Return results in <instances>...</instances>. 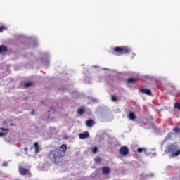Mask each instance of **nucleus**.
Returning a JSON list of instances; mask_svg holds the SVG:
<instances>
[{
    "instance_id": "nucleus-19",
    "label": "nucleus",
    "mask_w": 180,
    "mask_h": 180,
    "mask_svg": "<svg viewBox=\"0 0 180 180\" xmlns=\"http://www.w3.org/2000/svg\"><path fill=\"white\" fill-rule=\"evenodd\" d=\"M138 153H143V151H146V148H139L137 149Z\"/></svg>"
},
{
    "instance_id": "nucleus-15",
    "label": "nucleus",
    "mask_w": 180,
    "mask_h": 180,
    "mask_svg": "<svg viewBox=\"0 0 180 180\" xmlns=\"http://www.w3.org/2000/svg\"><path fill=\"white\" fill-rule=\"evenodd\" d=\"M134 81H136L135 78H129L127 79L128 84H133V82H134Z\"/></svg>"
},
{
    "instance_id": "nucleus-22",
    "label": "nucleus",
    "mask_w": 180,
    "mask_h": 180,
    "mask_svg": "<svg viewBox=\"0 0 180 180\" xmlns=\"http://www.w3.org/2000/svg\"><path fill=\"white\" fill-rule=\"evenodd\" d=\"M174 131L175 133H180V128L175 127V128L174 129Z\"/></svg>"
},
{
    "instance_id": "nucleus-11",
    "label": "nucleus",
    "mask_w": 180,
    "mask_h": 180,
    "mask_svg": "<svg viewBox=\"0 0 180 180\" xmlns=\"http://www.w3.org/2000/svg\"><path fill=\"white\" fill-rule=\"evenodd\" d=\"M34 147L35 148V153L37 154V153H39V151H40V148L39 147V143L37 142L34 143Z\"/></svg>"
},
{
    "instance_id": "nucleus-18",
    "label": "nucleus",
    "mask_w": 180,
    "mask_h": 180,
    "mask_svg": "<svg viewBox=\"0 0 180 180\" xmlns=\"http://www.w3.org/2000/svg\"><path fill=\"white\" fill-rule=\"evenodd\" d=\"M94 161L95 162H101V161H102V159H101V158L99 157H96L94 158Z\"/></svg>"
},
{
    "instance_id": "nucleus-20",
    "label": "nucleus",
    "mask_w": 180,
    "mask_h": 180,
    "mask_svg": "<svg viewBox=\"0 0 180 180\" xmlns=\"http://www.w3.org/2000/svg\"><path fill=\"white\" fill-rule=\"evenodd\" d=\"M50 130L51 131L52 134H55L56 127H50Z\"/></svg>"
},
{
    "instance_id": "nucleus-29",
    "label": "nucleus",
    "mask_w": 180,
    "mask_h": 180,
    "mask_svg": "<svg viewBox=\"0 0 180 180\" xmlns=\"http://www.w3.org/2000/svg\"><path fill=\"white\" fill-rule=\"evenodd\" d=\"M94 175H98V171H96V172H94Z\"/></svg>"
},
{
    "instance_id": "nucleus-28",
    "label": "nucleus",
    "mask_w": 180,
    "mask_h": 180,
    "mask_svg": "<svg viewBox=\"0 0 180 180\" xmlns=\"http://www.w3.org/2000/svg\"><path fill=\"white\" fill-rule=\"evenodd\" d=\"M147 176H154V174H151V175L148 174Z\"/></svg>"
},
{
    "instance_id": "nucleus-23",
    "label": "nucleus",
    "mask_w": 180,
    "mask_h": 180,
    "mask_svg": "<svg viewBox=\"0 0 180 180\" xmlns=\"http://www.w3.org/2000/svg\"><path fill=\"white\" fill-rule=\"evenodd\" d=\"M92 153H98V147L93 148Z\"/></svg>"
},
{
    "instance_id": "nucleus-17",
    "label": "nucleus",
    "mask_w": 180,
    "mask_h": 180,
    "mask_svg": "<svg viewBox=\"0 0 180 180\" xmlns=\"http://www.w3.org/2000/svg\"><path fill=\"white\" fill-rule=\"evenodd\" d=\"M174 108L176 109H178L179 110H180V103H174Z\"/></svg>"
},
{
    "instance_id": "nucleus-1",
    "label": "nucleus",
    "mask_w": 180,
    "mask_h": 180,
    "mask_svg": "<svg viewBox=\"0 0 180 180\" xmlns=\"http://www.w3.org/2000/svg\"><path fill=\"white\" fill-rule=\"evenodd\" d=\"M65 151H67V146L65 145H62L60 148L50 150L49 157L51 161L54 162V164H61Z\"/></svg>"
},
{
    "instance_id": "nucleus-16",
    "label": "nucleus",
    "mask_w": 180,
    "mask_h": 180,
    "mask_svg": "<svg viewBox=\"0 0 180 180\" xmlns=\"http://www.w3.org/2000/svg\"><path fill=\"white\" fill-rule=\"evenodd\" d=\"M84 108H79L78 110H77V113L79 114V115H82L83 113H84Z\"/></svg>"
},
{
    "instance_id": "nucleus-33",
    "label": "nucleus",
    "mask_w": 180,
    "mask_h": 180,
    "mask_svg": "<svg viewBox=\"0 0 180 180\" xmlns=\"http://www.w3.org/2000/svg\"><path fill=\"white\" fill-rule=\"evenodd\" d=\"M5 123H6V122L4 121V124H5Z\"/></svg>"
},
{
    "instance_id": "nucleus-8",
    "label": "nucleus",
    "mask_w": 180,
    "mask_h": 180,
    "mask_svg": "<svg viewBox=\"0 0 180 180\" xmlns=\"http://www.w3.org/2000/svg\"><path fill=\"white\" fill-rule=\"evenodd\" d=\"M95 124V122H94V120H89L87 121H86V125L87 126V127H92V126H94Z\"/></svg>"
},
{
    "instance_id": "nucleus-3",
    "label": "nucleus",
    "mask_w": 180,
    "mask_h": 180,
    "mask_svg": "<svg viewBox=\"0 0 180 180\" xmlns=\"http://www.w3.org/2000/svg\"><path fill=\"white\" fill-rule=\"evenodd\" d=\"M168 151L172 153V157H178L180 154V150H178L176 145H171L169 146Z\"/></svg>"
},
{
    "instance_id": "nucleus-30",
    "label": "nucleus",
    "mask_w": 180,
    "mask_h": 180,
    "mask_svg": "<svg viewBox=\"0 0 180 180\" xmlns=\"http://www.w3.org/2000/svg\"><path fill=\"white\" fill-rule=\"evenodd\" d=\"M168 136H172V134L169 133V134H168Z\"/></svg>"
},
{
    "instance_id": "nucleus-9",
    "label": "nucleus",
    "mask_w": 180,
    "mask_h": 180,
    "mask_svg": "<svg viewBox=\"0 0 180 180\" xmlns=\"http://www.w3.org/2000/svg\"><path fill=\"white\" fill-rule=\"evenodd\" d=\"M140 92H142V94H146V95H151V91L150 89H141Z\"/></svg>"
},
{
    "instance_id": "nucleus-21",
    "label": "nucleus",
    "mask_w": 180,
    "mask_h": 180,
    "mask_svg": "<svg viewBox=\"0 0 180 180\" xmlns=\"http://www.w3.org/2000/svg\"><path fill=\"white\" fill-rule=\"evenodd\" d=\"M111 99L112 102H116L117 101V97H116L115 96H111Z\"/></svg>"
},
{
    "instance_id": "nucleus-32",
    "label": "nucleus",
    "mask_w": 180,
    "mask_h": 180,
    "mask_svg": "<svg viewBox=\"0 0 180 180\" xmlns=\"http://www.w3.org/2000/svg\"><path fill=\"white\" fill-rule=\"evenodd\" d=\"M104 70H108V68H104Z\"/></svg>"
},
{
    "instance_id": "nucleus-4",
    "label": "nucleus",
    "mask_w": 180,
    "mask_h": 180,
    "mask_svg": "<svg viewBox=\"0 0 180 180\" xmlns=\"http://www.w3.org/2000/svg\"><path fill=\"white\" fill-rule=\"evenodd\" d=\"M114 51L117 53H120V54H127L128 53H130V51H131V49L126 46L124 48L117 46L114 49Z\"/></svg>"
},
{
    "instance_id": "nucleus-25",
    "label": "nucleus",
    "mask_w": 180,
    "mask_h": 180,
    "mask_svg": "<svg viewBox=\"0 0 180 180\" xmlns=\"http://www.w3.org/2000/svg\"><path fill=\"white\" fill-rule=\"evenodd\" d=\"M4 30V27H0V33L2 32V30Z\"/></svg>"
},
{
    "instance_id": "nucleus-5",
    "label": "nucleus",
    "mask_w": 180,
    "mask_h": 180,
    "mask_svg": "<svg viewBox=\"0 0 180 180\" xmlns=\"http://www.w3.org/2000/svg\"><path fill=\"white\" fill-rule=\"evenodd\" d=\"M19 172L20 175H27V176H31L30 171L23 167H19Z\"/></svg>"
},
{
    "instance_id": "nucleus-2",
    "label": "nucleus",
    "mask_w": 180,
    "mask_h": 180,
    "mask_svg": "<svg viewBox=\"0 0 180 180\" xmlns=\"http://www.w3.org/2000/svg\"><path fill=\"white\" fill-rule=\"evenodd\" d=\"M101 174H100V179L105 180L109 178L108 175L110 174V167L104 166L101 168Z\"/></svg>"
},
{
    "instance_id": "nucleus-26",
    "label": "nucleus",
    "mask_w": 180,
    "mask_h": 180,
    "mask_svg": "<svg viewBox=\"0 0 180 180\" xmlns=\"http://www.w3.org/2000/svg\"><path fill=\"white\" fill-rule=\"evenodd\" d=\"M30 113H31V115H34V110H32Z\"/></svg>"
},
{
    "instance_id": "nucleus-24",
    "label": "nucleus",
    "mask_w": 180,
    "mask_h": 180,
    "mask_svg": "<svg viewBox=\"0 0 180 180\" xmlns=\"http://www.w3.org/2000/svg\"><path fill=\"white\" fill-rule=\"evenodd\" d=\"M2 165L3 167H8V163L6 162H4Z\"/></svg>"
},
{
    "instance_id": "nucleus-14",
    "label": "nucleus",
    "mask_w": 180,
    "mask_h": 180,
    "mask_svg": "<svg viewBox=\"0 0 180 180\" xmlns=\"http://www.w3.org/2000/svg\"><path fill=\"white\" fill-rule=\"evenodd\" d=\"M32 85H33V83L27 82L25 84L24 86H25V88H30V86H32Z\"/></svg>"
},
{
    "instance_id": "nucleus-10",
    "label": "nucleus",
    "mask_w": 180,
    "mask_h": 180,
    "mask_svg": "<svg viewBox=\"0 0 180 180\" xmlns=\"http://www.w3.org/2000/svg\"><path fill=\"white\" fill-rule=\"evenodd\" d=\"M0 130H1V131H6V132H0V137H4V136H6V133H8V129L5 128H0Z\"/></svg>"
},
{
    "instance_id": "nucleus-27",
    "label": "nucleus",
    "mask_w": 180,
    "mask_h": 180,
    "mask_svg": "<svg viewBox=\"0 0 180 180\" xmlns=\"http://www.w3.org/2000/svg\"><path fill=\"white\" fill-rule=\"evenodd\" d=\"M93 101L94 102H98V99H93Z\"/></svg>"
},
{
    "instance_id": "nucleus-12",
    "label": "nucleus",
    "mask_w": 180,
    "mask_h": 180,
    "mask_svg": "<svg viewBox=\"0 0 180 180\" xmlns=\"http://www.w3.org/2000/svg\"><path fill=\"white\" fill-rule=\"evenodd\" d=\"M129 117L130 120H134V119H136V115H134V112H130L129 114Z\"/></svg>"
},
{
    "instance_id": "nucleus-6",
    "label": "nucleus",
    "mask_w": 180,
    "mask_h": 180,
    "mask_svg": "<svg viewBox=\"0 0 180 180\" xmlns=\"http://www.w3.org/2000/svg\"><path fill=\"white\" fill-rule=\"evenodd\" d=\"M120 154L122 155H127L129 154V148L127 146H122L120 148Z\"/></svg>"
},
{
    "instance_id": "nucleus-7",
    "label": "nucleus",
    "mask_w": 180,
    "mask_h": 180,
    "mask_svg": "<svg viewBox=\"0 0 180 180\" xmlns=\"http://www.w3.org/2000/svg\"><path fill=\"white\" fill-rule=\"evenodd\" d=\"M89 137V133H88V131H85L84 133H81L79 134V138L81 140H84L85 139H88Z\"/></svg>"
},
{
    "instance_id": "nucleus-13",
    "label": "nucleus",
    "mask_w": 180,
    "mask_h": 180,
    "mask_svg": "<svg viewBox=\"0 0 180 180\" xmlns=\"http://www.w3.org/2000/svg\"><path fill=\"white\" fill-rule=\"evenodd\" d=\"M8 49L6 46L1 45L0 46V53H5V51H7Z\"/></svg>"
},
{
    "instance_id": "nucleus-31",
    "label": "nucleus",
    "mask_w": 180,
    "mask_h": 180,
    "mask_svg": "<svg viewBox=\"0 0 180 180\" xmlns=\"http://www.w3.org/2000/svg\"><path fill=\"white\" fill-rule=\"evenodd\" d=\"M153 155H157V153H153Z\"/></svg>"
}]
</instances>
